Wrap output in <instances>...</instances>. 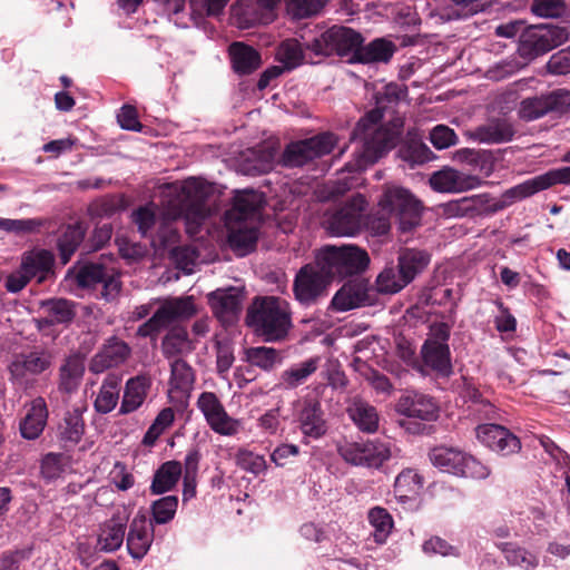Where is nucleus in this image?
Masks as SVG:
<instances>
[{"label":"nucleus","mask_w":570,"mask_h":570,"mask_svg":"<svg viewBox=\"0 0 570 570\" xmlns=\"http://www.w3.org/2000/svg\"><path fill=\"white\" fill-rule=\"evenodd\" d=\"M405 96L406 89L397 83L384 86L383 91L376 97V108L358 120L351 137L353 142L360 144L355 150L353 169H365L396 145L404 126L403 118L395 116L389 125H379V122L384 114L393 109Z\"/></svg>","instance_id":"f257e3e1"},{"label":"nucleus","mask_w":570,"mask_h":570,"mask_svg":"<svg viewBox=\"0 0 570 570\" xmlns=\"http://www.w3.org/2000/svg\"><path fill=\"white\" fill-rule=\"evenodd\" d=\"M212 194V186L196 178L183 183L168 184L161 193L163 222L157 237L163 247L174 245L178 240V233L170 223L183 217L186 230L196 234L203 222L212 210L207 199Z\"/></svg>","instance_id":"f03ea898"},{"label":"nucleus","mask_w":570,"mask_h":570,"mask_svg":"<svg viewBox=\"0 0 570 570\" xmlns=\"http://www.w3.org/2000/svg\"><path fill=\"white\" fill-rule=\"evenodd\" d=\"M245 321L265 342L284 341L293 327L291 304L277 296L255 297Z\"/></svg>","instance_id":"7ed1b4c3"},{"label":"nucleus","mask_w":570,"mask_h":570,"mask_svg":"<svg viewBox=\"0 0 570 570\" xmlns=\"http://www.w3.org/2000/svg\"><path fill=\"white\" fill-rule=\"evenodd\" d=\"M315 259L331 281L361 274L370 264L367 252L355 245H325L316 250Z\"/></svg>","instance_id":"20e7f679"},{"label":"nucleus","mask_w":570,"mask_h":570,"mask_svg":"<svg viewBox=\"0 0 570 570\" xmlns=\"http://www.w3.org/2000/svg\"><path fill=\"white\" fill-rule=\"evenodd\" d=\"M379 207L389 215H395L399 229L403 233L419 227L422 222L424 206L409 189L387 185L379 199Z\"/></svg>","instance_id":"39448f33"},{"label":"nucleus","mask_w":570,"mask_h":570,"mask_svg":"<svg viewBox=\"0 0 570 570\" xmlns=\"http://www.w3.org/2000/svg\"><path fill=\"white\" fill-rule=\"evenodd\" d=\"M364 41L363 36L352 28L344 26H333L320 37L313 39L306 45V50L315 57H330L337 55L340 57L354 58L355 51Z\"/></svg>","instance_id":"423d86ee"},{"label":"nucleus","mask_w":570,"mask_h":570,"mask_svg":"<svg viewBox=\"0 0 570 570\" xmlns=\"http://www.w3.org/2000/svg\"><path fill=\"white\" fill-rule=\"evenodd\" d=\"M450 334L451 326L448 323H433L421 347L423 365L442 376H448L452 372Z\"/></svg>","instance_id":"0eeeda50"},{"label":"nucleus","mask_w":570,"mask_h":570,"mask_svg":"<svg viewBox=\"0 0 570 570\" xmlns=\"http://www.w3.org/2000/svg\"><path fill=\"white\" fill-rule=\"evenodd\" d=\"M396 411L407 417L399 420V425L409 433L420 434L424 432L425 425L412 422L410 419L433 422L439 417L440 407L432 396L415 391H407L399 399Z\"/></svg>","instance_id":"6e6552de"},{"label":"nucleus","mask_w":570,"mask_h":570,"mask_svg":"<svg viewBox=\"0 0 570 570\" xmlns=\"http://www.w3.org/2000/svg\"><path fill=\"white\" fill-rule=\"evenodd\" d=\"M429 456L434 466L454 475L485 479L490 474L488 466L455 448L436 446Z\"/></svg>","instance_id":"1a4fd4ad"},{"label":"nucleus","mask_w":570,"mask_h":570,"mask_svg":"<svg viewBox=\"0 0 570 570\" xmlns=\"http://www.w3.org/2000/svg\"><path fill=\"white\" fill-rule=\"evenodd\" d=\"M366 200L361 194L354 195L343 206L325 215V228L334 236H354L364 224Z\"/></svg>","instance_id":"9d476101"},{"label":"nucleus","mask_w":570,"mask_h":570,"mask_svg":"<svg viewBox=\"0 0 570 570\" xmlns=\"http://www.w3.org/2000/svg\"><path fill=\"white\" fill-rule=\"evenodd\" d=\"M331 282L315 259L296 273L293 281L294 297L301 305L311 306L327 294Z\"/></svg>","instance_id":"9b49d317"},{"label":"nucleus","mask_w":570,"mask_h":570,"mask_svg":"<svg viewBox=\"0 0 570 570\" xmlns=\"http://www.w3.org/2000/svg\"><path fill=\"white\" fill-rule=\"evenodd\" d=\"M196 407L213 432L223 436H235L240 432L242 421L228 414L216 393L202 392L196 400Z\"/></svg>","instance_id":"f8f14e48"},{"label":"nucleus","mask_w":570,"mask_h":570,"mask_svg":"<svg viewBox=\"0 0 570 570\" xmlns=\"http://www.w3.org/2000/svg\"><path fill=\"white\" fill-rule=\"evenodd\" d=\"M515 203L508 197V189L500 198H491L489 194H479L451 200L444 205V213L453 217L490 215L500 212Z\"/></svg>","instance_id":"ddd939ff"},{"label":"nucleus","mask_w":570,"mask_h":570,"mask_svg":"<svg viewBox=\"0 0 570 570\" xmlns=\"http://www.w3.org/2000/svg\"><path fill=\"white\" fill-rule=\"evenodd\" d=\"M337 142L332 132H323L309 139L289 144L283 154V164L288 167H301L306 163L330 154Z\"/></svg>","instance_id":"4468645a"},{"label":"nucleus","mask_w":570,"mask_h":570,"mask_svg":"<svg viewBox=\"0 0 570 570\" xmlns=\"http://www.w3.org/2000/svg\"><path fill=\"white\" fill-rule=\"evenodd\" d=\"M570 109V90L556 89L540 96L521 100L518 116L524 121H532L550 112H566Z\"/></svg>","instance_id":"2eb2a0df"},{"label":"nucleus","mask_w":570,"mask_h":570,"mask_svg":"<svg viewBox=\"0 0 570 570\" xmlns=\"http://www.w3.org/2000/svg\"><path fill=\"white\" fill-rule=\"evenodd\" d=\"M338 453L347 463L368 468H380L391 458L390 446L374 441L347 442L338 446Z\"/></svg>","instance_id":"dca6fc26"},{"label":"nucleus","mask_w":570,"mask_h":570,"mask_svg":"<svg viewBox=\"0 0 570 570\" xmlns=\"http://www.w3.org/2000/svg\"><path fill=\"white\" fill-rule=\"evenodd\" d=\"M568 38L569 32L564 27L552 24L534 26L522 36L521 49L528 55L539 56L562 45Z\"/></svg>","instance_id":"f3484780"},{"label":"nucleus","mask_w":570,"mask_h":570,"mask_svg":"<svg viewBox=\"0 0 570 570\" xmlns=\"http://www.w3.org/2000/svg\"><path fill=\"white\" fill-rule=\"evenodd\" d=\"M77 282L82 287L102 286L101 296L114 299L120 292L121 282L119 275L112 268H106L100 264H86L77 274Z\"/></svg>","instance_id":"a211bd4d"},{"label":"nucleus","mask_w":570,"mask_h":570,"mask_svg":"<svg viewBox=\"0 0 570 570\" xmlns=\"http://www.w3.org/2000/svg\"><path fill=\"white\" fill-rule=\"evenodd\" d=\"M482 180L474 175H469L452 167L444 166L431 174L430 187L438 193H463L480 187Z\"/></svg>","instance_id":"6ab92c4d"},{"label":"nucleus","mask_w":570,"mask_h":570,"mask_svg":"<svg viewBox=\"0 0 570 570\" xmlns=\"http://www.w3.org/2000/svg\"><path fill=\"white\" fill-rule=\"evenodd\" d=\"M558 184L570 185V166L551 169L513 186L508 189V197L514 198L517 203Z\"/></svg>","instance_id":"aec40b11"},{"label":"nucleus","mask_w":570,"mask_h":570,"mask_svg":"<svg viewBox=\"0 0 570 570\" xmlns=\"http://www.w3.org/2000/svg\"><path fill=\"white\" fill-rule=\"evenodd\" d=\"M131 355V347L117 336H110L90 361L89 370L99 374L125 364Z\"/></svg>","instance_id":"412c9836"},{"label":"nucleus","mask_w":570,"mask_h":570,"mask_svg":"<svg viewBox=\"0 0 570 570\" xmlns=\"http://www.w3.org/2000/svg\"><path fill=\"white\" fill-rule=\"evenodd\" d=\"M478 440L503 455L517 453L521 449L518 436L502 425L494 423L479 424L475 428Z\"/></svg>","instance_id":"4be33fe9"},{"label":"nucleus","mask_w":570,"mask_h":570,"mask_svg":"<svg viewBox=\"0 0 570 570\" xmlns=\"http://www.w3.org/2000/svg\"><path fill=\"white\" fill-rule=\"evenodd\" d=\"M128 520L125 511H117L101 522L97 532V548L104 552L117 551L124 543Z\"/></svg>","instance_id":"5701e85b"},{"label":"nucleus","mask_w":570,"mask_h":570,"mask_svg":"<svg viewBox=\"0 0 570 570\" xmlns=\"http://www.w3.org/2000/svg\"><path fill=\"white\" fill-rule=\"evenodd\" d=\"M208 302L216 317L224 324H230L240 313L243 294L234 287L216 289L208 294Z\"/></svg>","instance_id":"b1692460"},{"label":"nucleus","mask_w":570,"mask_h":570,"mask_svg":"<svg viewBox=\"0 0 570 570\" xmlns=\"http://www.w3.org/2000/svg\"><path fill=\"white\" fill-rule=\"evenodd\" d=\"M368 283L365 279H352L345 283L333 296L331 307L346 312L367 304Z\"/></svg>","instance_id":"393cba45"},{"label":"nucleus","mask_w":570,"mask_h":570,"mask_svg":"<svg viewBox=\"0 0 570 570\" xmlns=\"http://www.w3.org/2000/svg\"><path fill=\"white\" fill-rule=\"evenodd\" d=\"M154 540V528L144 514H137L130 522L127 549L134 559L144 558Z\"/></svg>","instance_id":"a878e982"},{"label":"nucleus","mask_w":570,"mask_h":570,"mask_svg":"<svg viewBox=\"0 0 570 570\" xmlns=\"http://www.w3.org/2000/svg\"><path fill=\"white\" fill-rule=\"evenodd\" d=\"M196 313L197 307L193 296L165 298L156 311V314L164 327L174 323L187 321L196 315Z\"/></svg>","instance_id":"bb28decb"},{"label":"nucleus","mask_w":570,"mask_h":570,"mask_svg":"<svg viewBox=\"0 0 570 570\" xmlns=\"http://www.w3.org/2000/svg\"><path fill=\"white\" fill-rule=\"evenodd\" d=\"M52 364V356L47 351H31L14 356L9 365L10 374L14 379H22L26 375H39Z\"/></svg>","instance_id":"cd10ccee"},{"label":"nucleus","mask_w":570,"mask_h":570,"mask_svg":"<svg viewBox=\"0 0 570 570\" xmlns=\"http://www.w3.org/2000/svg\"><path fill=\"white\" fill-rule=\"evenodd\" d=\"M228 229V243L230 247L239 255H246L252 252L258 239V225L254 220H226Z\"/></svg>","instance_id":"c85d7f7f"},{"label":"nucleus","mask_w":570,"mask_h":570,"mask_svg":"<svg viewBox=\"0 0 570 570\" xmlns=\"http://www.w3.org/2000/svg\"><path fill=\"white\" fill-rule=\"evenodd\" d=\"M263 203V194L255 190L240 191L235 196L233 208L226 213V220L259 223V209Z\"/></svg>","instance_id":"c756f323"},{"label":"nucleus","mask_w":570,"mask_h":570,"mask_svg":"<svg viewBox=\"0 0 570 570\" xmlns=\"http://www.w3.org/2000/svg\"><path fill=\"white\" fill-rule=\"evenodd\" d=\"M298 428L304 436L320 439L327 431L320 402H305L297 415Z\"/></svg>","instance_id":"7c9ffc66"},{"label":"nucleus","mask_w":570,"mask_h":570,"mask_svg":"<svg viewBox=\"0 0 570 570\" xmlns=\"http://www.w3.org/2000/svg\"><path fill=\"white\" fill-rule=\"evenodd\" d=\"M150 387L151 379L147 374L130 377L125 385L119 413L128 414L137 411L144 404Z\"/></svg>","instance_id":"2f4dec72"},{"label":"nucleus","mask_w":570,"mask_h":570,"mask_svg":"<svg viewBox=\"0 0 570 570\" xmlns=\"http://www.w3.org/2000/svg\"><path fill=\"white\" fill-rule=\"evenodd\" d=\"M396 51V46L393 41L385 38H376L363 46L360 45L358 50L355 51L354 58H350V62L358 63H387Z\"/></svg>","instance_id":"473e14b6"},{"label":"nucleus","mask_w":570,"mask_h":570,"mask_svg":"<svg viewBox=\"0 0 570 570\" xmlns=\"http://www.w3.org/2000/svg\"><path fill=\"white\" fill-rule=\"evenodd\" d=\"M85 361L78 354L69 355L59 367L58 391L66 395L76 393L85 374Z\"/></svg>","instance_id":"72a5a7b5"},{"label":"nucleus","mask_w":570,"mask_h":570,"mask_svg":"<svg viewBox=\"0 0 570 570\" xmlns=\"http://www.w3.org/2000/svg\"><path fill=\"white\" fill-rule=\"evenodd\" d=\"M514 132L509 120L498 118L474 128L470 131V137L480 144H503L512 140Z\"/></svg>","instance_id":"f704fd0d"},{"label":"nucleus","mask_w":570,"mask_h":570,"mask_svg":"<svg viewBox=\"0 0 570 570\" xmlns=\"http://www.w3.org/2000/svg\"><path fill=\"white\" fill-rule=\"evenodd\" d=\"M48 420V407L43 397L38 396L30 402V407L21 420L19 429L26 440L38 439L45 430Z\"/></svg>","instance_id":"c9c22d12"},{"label":"nucleus","mask_w":570,"mask_h":570,"mask_svg":"<svg viewBox=\"0 0 570 570\" xmlns=\"http://www.w3.org/2000/svg\"><path fill=\"white\" fill-rule=\"evenodd\" d=\"M232 67L238 75H249L262 65L261 53L244 42H233L228 48Z\"/></svg>","instance_id":"e433bc0d"},{"label":"nucleus","mask_w":570,"mask_h":570,"mask_svg":"<svg viewBox=\"0 0 570 570\" xmlns=\"http://www.w3.org/2000/svg\"><path fill=\"white\" fill-rule=\"evenodd\" d=\"M430 261L431 256L426 250L405 247L399 252L397 268L410 284L428 267Z\"/></svg>","instance_id":"4c0bfd02"},{"label":"nucleus","mask_w":570,"mask_h":570,"mask_svg":"<svg viewBox=\"0 0 570 570\" xmlns=\"http://www.w3.org/2000/svg\"><path fill=\"white\" fill-rule=\"evenodd\" d=\"M346 412L354 424L366 433H373L379 428V413L368 402L354 397L350 401Z\"/></svg>","instance_id":"58836bf2"},{"label":"nucleus","mask_w":570,"mask_h":570,"mask_svg":"<svg viewBox=\"0 0 570 570\" xmlns=\"http://www.w3.org/2000/svg\"><path fill=\"white\" fill-rule=\"evenodd\" d=\"M121 376L115 373L108 374L98 392L94 406L98 413L107 414L111 412L119 400Z\"/></svg>","instance_id":"ea45409f"},{"label":"nucleus","mask_w":570,"mask_h":570,"mask_svg":"<svg viewBox=\"0 0 570 570\" xmlns=\"http://www.w3.org/2000/svg\"><path fill=\"white\" fill-rule=\"evenodd\" d=\"M87 410L86 404L76 406L68 411L59 426L60 439L69 444H77L80 442L85 433V422L82 419L83 412Z\"/></svg>","instance_id":"a19ab883"},{"label":"nucleus","mask_w":570,"mask_h":570,"mask_svg":"<svg viewBox=\"0 0 570 570\" xmlns=\"http://www.w3.org/2000/svg\"><path fill=\"white\" fill-rule=\"evenodd\" d=\"M183 473V465L178 461H168L156 471L150 492L155 495L170 491L177 484Z\"/></svg>","instance_id":"79ce46f5"},{"label":"nucleus","mask_w":570,"mask_h":570,"mask_svg":"<svg viewBox=\"0 0 570 570\" xmlns=\"http://www.w3.org/2000/svg\"><path fill=\"white\" fill-rule=\"evenodd\" d=\"M507 562L511 567L521 570H535L539 567L540 559L538 554L513 542H504L499 546Z\"/></svg>","instance_id":"37998d69"},{"label":"nucleus","mask_w":570,"mask_h":570,"mask_svg":"<svg viewBox=\"0 0 570 570\" xmlns=\"http://www.w3.org/2000/svg\"><path fill=\"white\" fill-rule=\"evenodd\" d=\"M321 357L314 356L292 366L281 374L279 385L292 390L303 384L320 366Z\"/></svg>","instance_id":"c03bdc74"},{"label":"nucleus","mask_w":570,"mask_h":570,"mask_svg":"<svg viewBox=\"0 0 570 570\" xmlns=\"http://www.w3.org/2000/svg\"><path fill=\"white\" fill-rule=\"evenodd\" d=\"M423 489V478L414 470H403L395 479L394 493L400 501L415 499Z\"/></svg>","instance_id":"a18cd8bd"},{"label":"nucleus","mask_w":570,"mask_h":570,"mask_svg":"<svg viewBox=\"0 0 570 570\" xmlns=\"http://www.w3.org/2000/svg\"><path fill=\"white\" fill-rule=\"evenodd\" d=\"M53 264V256L46 249L33 250L26 254L22 258V271H27L32 278L38 277V282L46 278Z\"/></svg>","instance_id":"49530a36"},{"label":"nucleus","mask_w":570,"mask_h":570,"mask_svg":"<svg viewBox=\"0 0 570 570\" xmlns=\"http://www.w3.org/2000/svg\"><path fill=\"white\" fill-rule=\"evenodd\" d=\"M367 520L374 528V541L376 543H384L394 525L392 515L386 509L382 507H374L368 511Z\"/></svg>","instance_id":"de8ad7c7"},{"label":"nucleus","mask_w":570,"mask_h":570,"mask_svg":"<svg viewBox=\"0 0 570 570\" xmlns=\"http://www.w3.org/2000/svg\"><path fill=\"white\" fill-rule=\"evenodd\" d=\"M85 237V229L81 225H69L58 239V248L63 264L68 263L72 254L81 244Z\"/></svg>","instance_id":"09e8293b"},{"label":"nucleus","mask_w":570,"mask_h":570,"mask_svg":"<svg viewBox=\"0 0 570 570\" xmlns=\"http://www.w3.org/2000/svg\"><path fill=\"white\" fill-rule=\"evenodd\" d=\"M276 58L284 69L292 70L304 61L305 53L298 40L286 39L278 46Z\"/></svg>","instance_id":"8fccbe9b"},{"label":"nucleus","mask_w":570,"mask_h":570,"mask_svg":"<svg viewBox=\"0 0 570 570\" xmlns=\"http://www.w3.org/2000/svg\"><path fill=\"white\" fill-rule=\"evenodd\" d=\"M161 351L168 358L190 352L191 345L186 330H171L161 342Z\"/></svg>","instance_id":"3c124183"},{"label":"nucleus","mask_w":570,"mask_h":570,"mask_svg":"<svg viewBox=\"0 0 570 570\" xmlns=\"http://www.w3.org/2000/svg\"><path fill=\"white\" fill-rule=\"evenodd\" d=\"M247 361L264 371L273 370L282 362L279 351L274 347L258 346L246 351Z\"/></svg>","instance_id":"603ef678"},{"label":"nucleus","mask_w":570,"mask_h":570,"mask_svg":"<svg viewBox=\"0 0 570 570\" xmlns=\"http://www.w3.org/2000/svg\"><path fill=\"white\" fill-rule=\"evenodd\" d=\"M169 385L171 390L188 392L195 382L193 368L184 360H175L171 365Z\"/></svg>","instance_id":"864d4df0"},{"label":"nucleus","mask_w":570,"mask_h":570,"mask_svg":"<svg viewBox=\"0 0 570 570\" xmlns=\"http://www.w3.org/2000/svg\"><path fill=\"white\" fill-rule=\"evenodd\" d=\"M407 285L409 282L399 268L395 271L393 267H386L376 278L377 291L382 294H395Z\"/></svg>","instance_id":"5fc2aeb1"},{"label":"nucleus","mask_w":570,"mask_h":570,"mask_svg":"<svg viewBox=\"0 0 570 570\" xmlns=\"http://www.w3.org/2000/svg\"><path fill=\"white\" fill-rule=\"evenodd\" d=\"M175 412L171 407L163 409L144 435L142 444L153 446L158 438L174 423Z\"/></svg>","instance_id":"6e6d98bb"},{"label":"nucleus","mask_w":570,"mask_h":570,"mask_svg":"<svg viewBox=\"0 0 570 570\" xmlns=\"http://www.w3.org/2000/svg\"><path fill=\"white\" fill-rule=\"evenodd\" d=\"M43 312L51 316L57 324H66L75 317L73 304L70 301L58 298L41 304Z\"/></svg>","instance_id":"4d7b16f0"},{"label":"nucleus","mask_w":570,"mask_h":570,"mask_svg":"<svg viewBox=\"0 0 570 570\" xmlns=\"http://www.w3.org/2000/svg\"><path fill=\"white\" fill-rule=\"evenodd\" d=\"M178 507L176 495H167L156 500L151 505L153 519L157 524L168 523L174 519Z\"/></svg>","instance_id":"13d9d810"},{"label":"nucleus","mask_w":570,"mask_h":570,"mask_svg":"<svg viewBox=\"0 0 570 570\" xmlns=\"http://www.w3.org/2000/svg\"><path fill=\"white\" fill-rule=\"evenodd\" d=\"M237 465L254 475L263 473L267 465L263 455L256 454L248 450H239L236 454Z\"/></svg>","instance_id":"bf43d9fd"},{"label":"nucleus","mask_w":570,"mask_h":570,"mask_svg":"<svg viewBox=\"0 0 570 570\" xmlns=\"http://www.w3.org/2000/svg\"><path fill=\"white\" fill-rule=\"evenodd\" d=\"M245 170L250 175L268 173L273 168V154L268 150H252Z\"/></svg>","instance_id":"052dcab7"},{"label":"nucleus","mask_w":570,"mask_h":570,"mask_svg":"<svg viewBox=\"0 0 570 570\" xmlns=\"http://www.w3.org/2000/svg\"><path fill=\"white\" fill-rule=\"evenodd\" d=\"M109 481L118 491H128L135 485V476L127 468V465L120 461L115 462L110 470Z\"/></svg>","instance_id":"680f3d73"},{"label":"nucleus","mask_w":570,"mask_h":570,"mask_svg":"<svg viewBox=\"0 0 570 570\" xmlns=\"http://www.w3.org/2000/svg\"><path fill=\"white\" fill-rule=\"evenodd\" d=\"M287 11L294 18H306L317 13L324 6L325 0H285Z\"/></svg>","instance_id":"e2e57ef3"},{"label":"nucleus","mask_w":570,"mask_h":570,"mask_svg":"<svg viewBox=\"0 0 570 570\" xmlns=\"http://www.w3.org/2000/svg\"><path fill=\"white\" fill-rule=\"evenodd\" d=\"M564 10V0H532L531 3V11L542 18L560 17Z\"/></svg>","instance_id":"0e129e2a"},{"label":"nucleus","mask_w":570,"mask_h":570,"mask_svg":"<svg viewBox=\"0 0 570 570\" xmlns=\"http://www.w3.org/2000/svg\"><path fill=\"white\" fill-rule=\"evenodd\" d=\"M430 141L439 150L456 145L458 136L445 125H438L430 131Z\"/></svg>","instance_id":"69168bd1"},{"label":"nucleus","mask_w":570,"mask_h":570,"mask_svg":"<svg viewBox=\"0 0 570 570\" xmlns=\"http://www.w3.org/2000/svg\"><path fill=\"white\" fill-rule=\"evenodd\" d=\"M132 222L137 225L139 233L146 236L156 224V212L154 204L139 207L132 213Z\"/></svg>","instance_id":"338daca9"},{"label":"nucleus","mask_w":570,"mask_h":570,"mask_svg":"<svg viewBox=\"0 0 570 570\" xmlns=\"http://www.w3.org/2000/svg\"><path fill=\"white\" fill-rule=\"evenodd\" d=\"M547 70L552 75L570 73V47L553 53L547 63Z\"/></svg>","instance_id":"774afa93"}]
</instances>
